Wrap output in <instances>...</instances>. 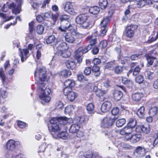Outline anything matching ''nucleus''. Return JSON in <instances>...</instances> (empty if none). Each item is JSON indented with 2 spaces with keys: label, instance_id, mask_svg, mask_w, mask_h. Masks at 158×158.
Segmentation results:
<instances>
[{
  "label": "nucleus",
  "instance_id": "37",
  "mask_svg": "<svg viewBox=\"0 0 158 158\" xmlns=\"http://www.w3.org/2000/svg\"><path fill=\"white\" fill-rule=\"evenodd\" d=\"M157 107L156 106H153L149 109L148 113L150 116H154L157 114Z\"/></svg>",
  "mask_w": 158,
  "mask_h": 158
},
{
  "label": "nucleus",
  "instance_id": "46",
  "mask_svg": "<svg viewBox=\"0 0 158 158\" xmlns=\"http://www.w3.org/2000/svg\"><path fill=\"white\" fill-rule=\"evenodd\" d=\"M155 74L153 72H147L146 74H145L146 77L149 80H152L155 76Z\"/></svg>",
  "mask_w": 158,
  "mask_h": 158
},
{
  "label": "nucleus",
  "instance_id": "14",
  "mask_svg": "<svg viewBox=\"0 0 158 158\" xmlns=\"http://www.w3.org/2000/svg\"><path fill=\"white\" fill-rule=\"evenodd\" d=\"M88 18V16L86 14L80 15L76 18V22L77 24L81 25L84 22L86 21Z\"/></svg>",
  "mask_w": 158,
  "mask_h": 158
},
{
  "label": "nucleus",
  "instance_id": "16",
  "mask_svg": "<svg viewBox=\"0 0 158 158\" xmlns=\"http://www.w3.org/2000/svg\"><path fill=\"white\" fill-rule=\"evenodd\" d=\"M143 96L144 94L143 93L137 92L133 94L131 97L133 101L137 102L140 100Z\"/></svg>",
  "mask_w": 158,
  "mask_h": 158
},
{
  "label": "nucleus",
  "instance_id": "55",
  "mask_svg": "<svg viewBox=\"0 0 158 158\" xmlns=\"http://www.w3.org/2000/svg\"><path fill=\"white\" fill-rule=\"evenodd\" d=\"M118 112L119 109L117 107L114 108L111 111V113L112 114V116H113L114 117L117 118V119L118 118L114 116L117 115L118 113Z\"/></svg>",
  "mask_w": 158,
  "mask_h": 158
},
{
  "label": "nucleus",
  "instance_id": "42",
  "mask_svg": "<svg viewBox=\"0 0 158 158\" xmlns=\"http://www.w3.org/2000/svg\"><path fill=\"white\" fill-rule=\"evenodd\" d=\"M126 120L124 118L120 119L117 121L116 125L117 127H122L125 123Z\"/></svg>",
  "mask_w": 158,
  "mask_h": 158
},
{
  "label": "nucleus",
  "instance_id": "1",
  "mask_svg": "<svg viewBox=\"0 0 158 158\" xmlns=\"http://www.w3.org/2000/svg\"><path fill=\"white\" fill-rule=\"evenodd\" d=\"M39 88L41 89L40 94L39 95L40 98L46 102H48L51 100L49 96L51 92V89L45 86V85L44 82L40 83Z\"/></svg>",
  "mask_w": 158,
  "mask_h": 158
},
{
  "label": "nucleus",
  "instance_id": "13",
  "mask_svg": "<svg viewBox=\"0 0 158 158\" xmlns=\"http://www.w3.org/2000/svg\"><path fill=\"white\" fill-rule=\"evenodd\" d=\"M64 9L65 11L71 14H73L75 13L73 3L70 2H66Z\"/></svg>",
  "mask_w": 158,
  "mask_h": 158
},
{
  "label": "nucleus",
  "instance_id": "27",
  "mask_svg": "<svg viewBox=\"0 0 158 158\" xmlns=\"http://www.w3.org/2000/svg\"><path fill=\"white\" fill-rule=\"evenodd\" d=\"M56 138L61 139H67L68 136V133L66 131H64L60 132L58 134H56Z\"/></svg>",
  "mask_w": 158,
  "mask_h": 158
},
{
  "label": "nucleus",
  "instance_id": "4",
  "mask_svg": "<svg viewBox=\"0 0 158 158\" xmlns=\"http://www.w3.org/2000/svg\"><path fill=\"white\" fill-rule=\"evenodd\" d=\"M91 48L92 46L91 45H88L85 47H80L75 52V57L79 63H80L82 61V54L86 53Z\"/></svg>",
  "mask_w": 158,
  "mask_h": 158
},
{
  "label": "nucleus",
  "instance_id": "64",
  "mask_svg": "<svg viewBox=\"0 0 158 158\" xmlns=\"http://www.w3.org/2000/svg\"><path fill=\"white\" fill-rule=\"evenodd\" d=\"M158 144V132L156 134L153 141V145H156Z\"/></svg>",
  "mask_w": 158,
  "mask_h": 158
},
{
  "label": "nucleus",
  "instance_id": "34",
  "mask_svg": "<svg viewBox=\"0 0 158 158\" xmlns=\"http://www.w3.org/2000/svg\"><path fill=\"white\" fill-rule=\"evenodd\" d=\"M137 114L140 118L143 117L145 114V108L144 106H141L137 112Z\"/></svg>",
  "mask_w": 158,
  "mask_h": 158
},
{
  "label": "nucleus",
  "instance_id": "35",
  "mask_svg": "<svg viewBox=\"0 0 158 158\" xmlns=\"http://www.w3.org/2000/svg\"><path fill=\"white\" fill-rule=\"evenodd\" d=\"M92 71L96 77L99 76L100 74V68L97 65H94L92 68Z\"/></svg>",
  "mask_w": 158,
  "mask_h": 158
},
{
  "label": "nucleus",
  "instance_id": "60",
  "mask_svg": "<svg viewBox=\"0 0 158 158\" xmlns=\"http://www.w3.org/2000/svg\"><path fill=\"white\" fill-rule=\"evenodd\" d=\"M91 68L89 67H87L85 68L84 71V74L86 75H89L91 72Z\"/></svg>",
  "mask_w": 158,
  "mask_h": 158
},
{
  "label": "nucleus",
  "instance_id": "12",
  "mask_svg": "<svg viewBox=\"0 0 158 158\" xmlns=\"http://www.w3.org/2000/svg\"><path fill=\"white\" fill-rule=\"evenodd\" d=\"M134 153L137 157L143 156L146 153L145 149L143 147L139 146L135 149Z\"/></svg>",
  "mask_w": 158,
  "mask_h": 158
},
{
  "label": "nucleus",
  "instance_id": "15",
  "mask_svg": "<svg viewBox=\"0 0 158 158\" xmlns=\"http://www.w3.org/2000/svg\"><path fill=\"white\" fill-rule=\"evenodd\" d=\"M111 103L110 101H106L104 102L102 105L101 110L103 112H106L109 111L111 109Z\"/></svg>",
  "mask_w": 158,
  "mask_h": 158
},
{
  "label": "nucleus",
  "instance_id": "19",
  "mask_svg": "<svg viewBox=\"0 0 158 158\" xmlns=\"http://www.w3.org/2000/svg\"><path fill=\"white\" fill-rule=\"evenodd\" d=\"M97 35V32L93 33L91 36H89L86 38L87 41H89L92 47L93 45H94L96 43L97 38H96Z\"/></svg>",
  "mask_w": 158,
  "mask_h": 158
},
{
  "label": "nucleus",
  "instance_id": "5",
  "mask_svg": "<svg viewBox=\"0 0 158 158\" xmlns=\"http://www.w3.org/2000/svg\"><path fill=\"white\" fill-rule=\"evenodd\" d=\"M46 72V69L44 67L37 68L34 73V76L36 79H39V84L45 81L47 77Z\"/></svg>",
  "mask_w": 158,
  "mask_h": 158
},
{
  "label": "nucleus",
  "instance_id": "8",
  "mask_svg": "<svg viewBox=\"0 0 158 158\" xmlns=\"http://www.w3.org/2000/svg\"><path fill=\"white\" fill-rule=\"evenodd\" d=\"M117 119L113 116L108 115L104 118L101 122V126L103 127H108L111 126L113 123Z\"/></svg>",
  "mask_w": 158,
  "mask_h": 158
},
{
  "label": "nucleus",
  "instance_id": "10",
  "mask_svg": "<svg viewBox=\"0 0 158 158\" xmlns=\"http://www.w3.org/2000/svg\"><path fill=\"white\" fill-rule=\"evenodd\" d=\"M19 143L18 142L15 141L13 139H10L7 142L6 145L5 147L8 151H13L15 150L16 145H18Z\"/></svg>",
  "mask_w": 158,
  "mask_h": 158
},
{
  "label": "nucleus",
  "instance_id": "17",
  "mask_svg": "<svg viewBox=\"0 0 158 158\" xmlns=\"http://www.w3.org/2000/svg\"><path fill=\"white\" fill-rule=\"evenodd\" d=\"M20 50V55L21 61L23 62L26 60L27 58L29 56V52L26 49H23L22 50H20V49H19Z\"/></svg>",
  "mask_w": 158,
  "mask_h": 158
},
{
  "label": "nucleus",
  "instance_id": "56",
  "mask_svg": "<svg viewBox=\"0 0 158 158\" xmlns=\"http://www.w3.org/2000/svg\"><path fill=\"white\" fill-rule=\"evenodd\" d=\"M137 3V7L139 8H141L144 6L146 4V2L144 0H139Z\"/></svg>",
  "mask_w": 158,
  "mask_h": 158
},
{
  "label": "nucleus",
  "instance_id": "22",
  "mask_svg": "<svg viewBox=\"0 0 158 158\" xmlns=\"http://www.w3.org/2000/svg\"><path fill=\"white\" fill-rule=\"evenodd\" d=\"M80 128V125L78 124H74L71 126L69 129V132L72 133L77 132Z\"/></svg>",
  "mask_w": 158,
  "mask_h": 158
},
{
  "label": "nucleus",
  "instance_id": "30",
  "mask_svg": "<svg viewBox=\"0 0 158 158\" xmlns=\"http://www.w3.org/2000/svg\"><path fill=\"white\" fill-rule=\"evenodd\" d=\"M94 109V105L92 103H90L88 104L86 107V110L88 113L89 114L94 113L95 112Z\"/></svg>",
  "mask_w": 158,
  "mask_h": 158
},
{
  "label": "nucleus",
  "instance_id": "52",
  "mask_svg": "<svg viewBox=\"0 0 158 158\" xmlns=\"http://www.w3.org/2000/svg\"><path fill=\"white\" fill-rule=\"evenodd\" d=\"M58 117L53 118L50 120V123L48 124V125L58 124Z\"/></svg>",
  "mask_w": 158,
  "mask_h": 158
},
{
  "label": "nucleus",
  "instance_id": "39",
  "mask_svg": "<svg viewBox=\"0 0 158 158\" xmlns=\"http://www.w3.org/2000/svg\"><path fill=\"white\" fill-rule=\"evenodd\" d=\"M74 107L73 105H69L65 108V113L66 114H68L72 113L74 110Z\"/></svg>",
  "mask_w": 158,
  "mask_h": 158
},
{
  "label": "nucleus",
  "instance_id": "21",
  "mask_svg": "<svg viewBox=\"0 0 158 158\" xmlns=\"http://www.w3.org/2000/svg\"><path fill=\"white\" fill-rule=\"evenodd\" d=\"M64 85L65 87L64 89L71 88L75 85V82L72 80L70 79H67L66 80L64 83Z\"/></svg>",
  "mask_w": 158,
  "mask_h": 158
},
{
  "label": "nucleus",
  "instance_id": "62",
  "mask_svg": "<svg viewBox=\"0 0 158 158\" xmlns=\"http://www.w3.org/2000/svg\"><path fill=\"white\" fill-rule=\"evenodd\" d=\"M44 19L48 20L51 17V15L48 12H45L42 14Z\"/></svg>",
  "mask_w": 158,
  "mask_h": 158
},
{
  "label": "nucleus",
  "instance_id": "45",
  "mask_svg": "<svg viewBox=\"0 0 158 158\" xmlns=\"http://www.w3.org/2000/svg\"><path fill=\"white\" fill-rule=\"evenodd\" d=\"M108 30V27H101L100 35L101 36H104Z\"/></svg>",
  "mask_w": 158,
  "mask_h": 158
},
{
  "label": "nucleus",
  "instance_id": "47",
  "mask_svg": "<svg viewBox=\"0 0 158 158\" xmlns=\"http://www.w3.org/2000/svg\"><path fill=\"white\" fill-rule=\"evenodd\" d=\"M59 16V14L58 12L56 13H52L51 15V18L53 20L54 22L55 23L58 18Z\"/></svg>",
  "mask_w": 158,
  "mask_h": 158
},
{
  "label": "nucleus",
  "instance_id": "32",
  "mask_svg": "<svg viewBox=\"0 0 158 158\" xmlns=\"http://www.w3.org/2000/svg\"><path fill=\"white\" fill-rule=\"evenodd\" d=\"M66 67L69 69H73L76 67L75 63L71 60H68L66 62Z\"/></svg>",
  "mask_w": 158,
  "mask_h": 158
},
{
  "label": "nucleus",
  "instance_id": "20",
  "mask_svg": "<svg viewBox=\"0 0 158 158\" xmlns=\"http://www.w3.org/2000/svg\"><path fill=\"white\" fill-rule=\"evenodd\" d=\"M94 21L93 19H91L87 22H85L81 25V26L83 29H90L94 25Z\"/></svg>",
  "mask_w": 158,
  "mask_h": 158
},
{
  "label": "nucleus",
  "instance_id": "31",
  "mask_svg": "<svg viewBox=\"0 0 158 158\" xmlns=\"http://www.w3.org/2000/svg\"><path fill=\"white\" fill-rule=\"evenodd\" d=\"M142 137V135L140 133H139L132 135V142L133 143H137L139 141Z\"/></svg>",
  "mask_w": 158,
  "mask_h": 158
},
{
  "label": "nucleus",
  "instance_id": "48",
  "mask_svg": "<svg viewBox=\"0 0 158 158\" xmlns=\"http://www.w3.org/2000/svg\"><path fill=\"white\" fill-rule=\"evenodd\" d=\"M0 16L3 18L6 19L3 22L2 24L4 22L9 21L12 19L13 18V17L11 16L10 17H8V18H7L6 15V14L1 12H0Z\"/></svg>",
  "mask_w": 158,
  "mask_h": 158
},
{
  "label": "nucleus",
  "instance_id": "44",
  "mask_svg": "<svg viewBox=\"0 0 158 158\" xmlns=\"http://www.w3.org/2000/svg\"><path fill=\"white\" fill-rule=\"evenodd\" d=\"M44 26L42 25H38L36 28V32L38 34H41L44 31Z\"/></svg>",
  "mask_w": 158,
  "mask_h": 158
},
{
  "label": "nucleus",
  "instance_id": "57",
  "mask_svg": "<svg viewBox=\"0 0 158 158\" xmlns=\"http://www.w3.org/2000/svg\"><path fill=\"white\" fill-rule=\"evenodd\" d=\"M18 126L21 128H23L27 126L26 123L23 122L19 121L17 123Z\"/></svg>",
  "mask_w": 158,
  "mask_h": 158
},
{
  "label": "nucleus",
  "instance_id": "3",
  "mask_svg": "<svg viewBox=\"0 0 158 158\" xmlns=\"http://www.w3.org/2000/svg\"><path fill=\"white\" fill-rule=\"evenodd\" d=\"M63 35L65 38V41L70 43L74 42L75 40V37L81 38L84 36L83 34L79 33L74 29L70 30L68 32L64 33Z\"/></svg>",
  "mask_w": 158,
  "mask_h": 158
},
{
  "label": "nucleus",
  "instance_id": "7",
  "mask_svg": "<svg viewBox=\"0 0 158 158\" xmlns=\"http://www.w3.org/2000/svg\"><path fill=\"white\" fill-rule=\"evenodd\" d=\"M67 44L65 43H62L59 44V46L58 48L56 54L58 56H60L63 57L67 58L70 56V52L67 50H63L64 49L63 46H66Z\"/></svg>",
  "mask_w": 158,
  "mask_h": 158
},
{
  "label": "nucleus",
  "instance_id": "11",
  "mask_svg": "<svg viewBox=\"0 0 158 158\" xmlns=\"http://www.w3.org/2000/svg\"><path fill=\"white\" fill-rule=\"evenodd\" d=\"M136 25H131L127 27L126 29V35L128 37H132L134 35V31L137 28Z\"/></svg>",
  "mask_w": 158,
  "mask_h": 158
},
{
  "label": "nucleus",
  "instance_id": "29",
  "mask_svg": "<svg viewBox=\"0 0 158 158\" xmlns=\"http://www.w3.org/2000/svg\"><path fill=\"white\" fill-rule=\"evenodd\" d=\"M141 131L145 133H149L150 131V127L148 125H141L138 127Z\"/></svg>",
  "mask_w": 158,
  "mask_h": 158
},
{
  "label": "nucleus",
  "instance_id": "33",
  "mask_svg": "<svg viewBox=\"0 0 158 158\" xmlns=\"http://www.w3.org/2000/svg\"><path fill=\"white\" fill-rule=\"evenodd\" d=\"M100 10V8L98 7L94 6L90 8L89 9V11L91 14L96 15L99 13Z\"/></svg>",
  "mask_w": 158,
  "mask_h": 158
},
{
  "label": "nucleus",
  "instance_id": "41",
  "mask_svg": "<svg viewBox=\"0 0 158 158\" xmlns=\"http://www.w3.org/2000/svg\"><path fill=\"white\" fill-rule=\"evenodd\" d=\"M71 74V73L70 71L66 69L63 70L61 71L60 73L61 76L65 77L70 76Z\"/></svg>",
  "mask_w": 158,
  "mask_h": 158
},
{
  "label": "nucleus",
  "instance_id": "2",
  "mask_svg": "<svg viewBox=\"0 0 158 158\" xmlns=\"http://www.w3.org/2000/svg\"><path fill=\"white\" fill-rule=\"evenodd\" d=\"M60 26L59 29L61 31L66 32L67 30H71L72 27L70 22L69 17L66 15H62L60 16Z\"/></svg>",
  "mask_w": 158,
  "mask_h": 158
},
{
  "label": "nucleus",
  "instance_id": "40",
  "mask_svg": "<svg viewBox=\"0 0 158 158\" xmlns=\"http://www.w3.org/2000/svg\"><path fill=\"white\" fill-rule=\"evenodd\" d=\"M55 40V37L53 35H52L49 36L47 38L46 42L47 44H51L54 43Z\"/></svg>",
  "mask_w": 158,
  "mask_h": 158
},
{
  "label": "nucleus",
  "instance_id": "51",
  "mask_svg": "<svg viewBox=\"0 0 158 158\" xmlns=\"http://www.w3.org/2000/svg\"><path fill=\"white\" fill-rule=\"evenodd\" d=\"M0 77L2 79V82H4L6 79V75L2 68L0 69Z\"/></svg>",
  "mask_w": 158,
  "mask_h": 158
},
{
  "label": "nucleus",
  "instance_id": "49",
  "mask_svg": "<svg viewBox=\"0 0 158 158\" xmlns=\"http://www.w3.org/2000/svg\"><path fill=\"white\" fill-rule=\"evenodd\" d=\"M107 45V43L105 40L101 41L99 44V47L101 49L105 48Z\"/></svg>",
  "mask_w": 158,
  "mask_h": 158
},
{
  "label": "nucleus",
  "instance_id": "63",
  "mask_svg": "<svg viewBox=\"0 0 158 158\" xmlns=\"http://www.w3.org/2000/svg\"><path fill=\"white\" fill-rule=\"evenodd\" d=\"M36 19L37 20L39 23H42L44 20V19L43 15H38L36 17Z\"/></svg>",
  "mask_w": 158,
  "mask_h": 158
},
{
  "label": "nucleus",
  "instance_id": "58",
  "mask_svg": "<svg viewBox=\"0 0 158 158\" xmlns=\"http://www.w3.org/2000/svg\"><path fill=\"white\" fill-rule=\"evenodd\" d=\"M0 94L2 97V99L6 98L8 96V93L4 90H2L0 92Z\"/></svg>",
  "mask_w": 158,
  "mask_h": 158
},
{
  "label": "nucleus",
  "instance_id": "38",
  "mask_svg": "<svg viewBox=\"0 0 158 158\" xmlns=\"http://www.w3.org/2000/svg\"><path fill=\"white\" fill-rule=\"evenodd\" d=\"M136 121L134 118H131L130 119L128 123L127 126L131 128L132 129L136 125Z\"/></svg>",
  "mask_w": 158,
  "mask_h": 158
},
{
  "label": "nucleus",
  "instance_id": "36",
  "mask_svg": "<svg viewBox=\"0 0 158 158\" xmlns=\"http://www.w3.org/2000/svg\"><path fill=\"white\" fill-rule=\"evenodd\" d=\"M108 2L107 0H99V4L102 9H104L107 7Z\"/></svg>",
  "mask_w": 158,
  "mask_h": 158
},
{
  "label": "nucleus",
  "instance_id": "28",
  "mask_svg": "<svg viewBox=\"0 0 158 158\" xmlns=\"http://www.w3.org/2000/svg\"><path fill=\"white\" fill-rule=\"evenodd\" d=\"M110 21V17H107L103 19L100 24L101 27H108V24Z\"/></svg>",
  "mask_w": 158,
  "mask_h": 158
},
{
  "label": "nucleus",
  "instance_id": "23",
  "mask_svg": "<svg viewBox=\"0 0 158 158\" xmlns=\"http://www.w3.org/2000/svg\"><path fill=\"white\" fill-rule=\"evenodd\" d=\"M68 119V118L65 117H58V124H60V126L61 127L64 126V127H62V129L64 127V125L67 123Z\"/></svg>",
  "mask_w": 158,
  "mask_h": 158
},
{
  "label": "nucleus",
  "instance_id": "18",
  "mask_svg": "<svg viewBox=\"0 0 158 158\" xmlns=\"http://www.w3.org/2000/svg\"><path fill=\"white\" fill-rule=\"evenodd\" d=\"M63 127V126L62 127L60 126L58 124L48 125V128L49 131L54 133L57 132L60 130H62V127Z\"/></svg>",
  "mask_w": 158,
  "mask_h": 158
},
{
  "label": "nucleus",
  "instance_id": "25",
  "mask_svg": "<svg viewBox=\"0 0 158 158\" xmlns=\"http://www.w3.org/2000/svg\"><path fill=\"white\" fill-rule=\"evenodd\" d=\"M132 131L131 128L129 127L126 126L122 129L120 131V134L122 135L131 134Z\"/></svg>",
  "mask_w": 158,
  "mask_h": 158
},
{
  "label": "nucleus",
  "instance_id": "50",
  "mask_svg": "<svg viewBox=\"0 0 158 158\" xmlns=\"http://www.w3.org/2000/svg\"><path fill=\"white\" fill-rule=\"evenodd\" d=\"M123 68L122 66H117L114 69L115 72L117 74L123 72Z\"/></svg>",
  "mask_w": 158,
  "mask_h": 158
},
{
  "label": "nucleus",
  "instance_id": "24",
  "mask_svg": "<svg viewBox=\"0 0 158 158\" xmlns=\"http://www.w3.org/2000/svg\"><path fill=\"white\" fill-rule=\"evenodd\" d=\"M123 95L122 92L118 90H115L113 93L114 99L116 101L120 100L122 97Z\"/></svg>",
  "mask_w": 158,
  "mask_h": 158
},
{
  "label": "nucleus",
  "instance_id": "9",
  "mask_svg": "<svg viewBox=\"0 0 158 158\" xmlns=\"http://www.w3.org/2000/svg\"><path fill=\"white\" fill-rule=\"evenodd\" d=\"M64 94L67 96L68 99L70 102H73L77 97V94L72 91L71 88H65L64 89Z\"/></svg>",
  "mask_w": 158,
  "mask_h": 158
},
{
  "label": "nucleus",
  "instance_id": "53",
  "mask_svg": "<svg viewBox=\"0 0 158 158\" xmlns=\"http://www.w3.org/2000/svg\"><path fill=\"white\" fill-rule=\"evenodd\" d=\"M144 81V78L142 76L139 75L135 78V81L138 83H142Z\"/></svg>",
  "mask_w": 158,
  "mask_h": 158
},
{
  "label": "nucleus",
  "instance_id": "6",
  "mask_svg": "<svg viewBox=\"0 0 158 158\" xmlns=\"http://www.w3.org/2000/svg\"><path fill=\"white\" fill-rule=\"evenodd\" d=\"M15 4L12 2L8 5L10 9H12V12L15 15L20 13L21 11V6L23 3V0H16Z\"/></svg>",
  "mask_w": 158,
  "mask_h": 158
},
{
  "label": "nucleus",
  "instance_id": "26",
  "mask_svg": "<svg viewBox=\"0 0 158 158\" xmlns=\"http://www.w3.org/2000/svg\"><path fill=\"white\" fill-rule=\"evenodd\" d=\"M46 148V145L45 143H44L39 147V149L38 151V153L40 156V158H45L44 152Z\"/></svg>",
  "mask_w": 158,
  "mask_h": 158
},
{
  "label": "nucleus",
  "instance_id": "43",
  "mask_svg": "<svg viewBox=\"0 0 158 158\" xmlns=\"http://www.w3.org/2000/svg\"><path fill=\"white\" fill-rule=\"evenodd\" d=\"M116 64V61L114 60L113 61H111L107 63L105 67L106 68L109 69L114 67Z\"/></svg>",
  "mask_w": 158,
  "mask_h": 158
},
{
  "label": "nucleus",
  "instance_id": "54",
  "mask_svg": "<svg viewBox=\"0 0 158 158\" xmlns=\"http://www.w3.org/2000/svg\"><path fill=\"white\" fill-rule=\"evenodd\" d=\"M147 60L148 61V64L149 65H152L153 62L154 60L156 59V58L155 57H151L149 56H148L147 57Z\"/></svg>",
  "mask_w": 158,
  "mask_h": 158
},
{
  "label": "nucleus",
  "instance_id": "59",
  "mask_svg": "<svg viewBox=\"0 0 158 158\" xmlns=\"http://www.w3.org/2000/svg\"><path fill=\"white\" fill-rule=\"evenodd\" d=\"M140 70V68L139 66L135 67L133 71V75L136 76L139 73Z\"/></svg>",
  "mask_w": 158,
  "mask_h": 158
},
{
  "label": "nucleus",
  "instance_id": "61",
  "mask_svg": "<svg viewBox=\"0 0 158 158\" xmlns=\"http://www.w3.org/2000/svg\"><path fill=\"white\" fill-rule=\"evenodd\" d=\"M29 30L30 33H32L34 31V21H31L29 23Z\"/></svg>",
  "mask_w": 158,
  "mask_h": 158
}]
</instances>
